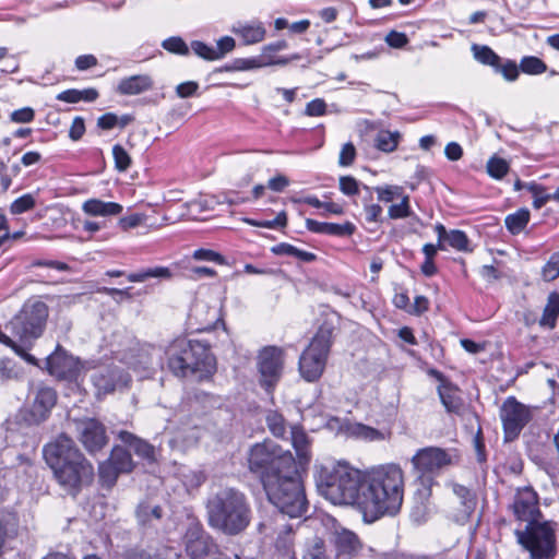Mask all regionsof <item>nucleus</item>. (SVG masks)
Returning a JSON list of instances; mask_svg holds the SVG:
<instances>
[{
    "label": "nucleus",
    "mask_w": 559,
    "mask_h": 559,
    "mask_svg": "<svg viewBox=\"0 0 559 559\" xmlns=\"http://www.w3.org/2000/svg\"><path fill=\"white\" fill-rule=\"evenodd\" d=\"M112 156L115 160V167L118 171L123 173L131 166V157L121 145H114Z\"/></svg>",
    "instance_id": "nucleus-44"
},
{
    "label": "nucleus",
    "mask_w": 559,
    "mask_h": 559,
    "mask_svg": "<svg viewBox=\"0 0 559 559\" xmlns=\"http://www.w3.org/2000/svg\"><path fill=\"white\" fill-rule=\"evenodd\" d=\"M500 417L504 430V439L511 441L515 439L523 427L531 419L530 409L518 402L514 397H508L500 409Z\"/></svg>",
    "instance_id": "nucleus-13"
},
{
    "label": "nucleus",
    "mask_w": 559,
    "mask_h": 559,
    "mask_svg": "<svg viewBox=\"0 0 559 559\" xmlns=\"http://www.w3.org/2000/svg\"><path fill=\"white\" fill-rule=\"evenodd\" d=\"M266 423L271 432L275 437L284 436L286 431V424L285 419L281 414H278L277 412H270L266 416Z\"/></svg>",
    "instance_id": "nucleus-47"
},
{
    "label": "nucleus",
    "mask_w": 559,
    "mask_h": 559,
    "mask_svg": "<svg viewBox=\"0 0 559 559\" xmlns=\"http://www.w3.org/2000/svg\"><path fill=\"white\" fill-rule=\"evenodd\" d=\"M289 183L290 180L285 175L277 174L267 180V188L274 192H282Z\"/></svg>",
    "instance_id": "nucleus-59"
},
{
    "label": "nucleus",
    "mask_w": 559,
    "mask_h": 559,
    "mask_svg": "<svg viewBox=\"0 0 559 559\" xmlns=\"http://www.w3.org/2000/svg\"><path fill=\"white\" fill-rule=\"evenodd\" d=\"M206 512L209 524L226 535L241 533L251 520V510L245 495L234 488H223L211 495Z\"/></svg>",
    "instance_id": "nucleus-5"
},
{
    "label": "nucleus",
    "mask_w": 559,
    "mask_h": 559,
    "mask_svg": "<svg viewBox=\"0 0 559 559\" xmlns=\"http://www.w3.org/2000/svg\"><path fill=\"white\" fill-rule=\"evenodd\" d=\"M348 433L353 437H356L358 439H362L366 441H377V440H384L385 433L366 426L364 424L355 423L348 426Z\"/></svg>",
    "instance_id": "nucleus-32"
},
{
    "label": "nucleus",
    "mask_w": 559,
    "mask_h": 559,
    "mask_svg": "<svg viewBox=\"0 0 559 559\" xmlns=\"http://www.w3.org/2000/svg\"><path fill=\"white\" fill-rule=\"evenodd\" d=\"M412 215L409 195L405 194L397 203H393L388 209V216L391 219L406 218Z\"/></svg>",
    "instance_id": "nucleus-41"
},
{
    "label": "nucleus",
    "mask_w": 559,
    "mask_h": 559,
    "mask_svg": "<svg viewBox=\"0 0 559 559\" xmlns=\"http://www.w3.org/2000/svg\"><path fill=\"white\" fill-rule=\"evenodd\" d=\"M198 88L199 84L195 81H187L177 85L176 93L180 98H187L193 96Z\"/></svg>",
    "instance_id": "nucleus-63"
},
{
    "label": "nucleus",
    "mask_w": 559,
    "mask_h": 559,
    "mask_svg": "<svg viewBox=\"0 0 559 559\" xmlns=\"http://www.w3.org/2000/svg\"><path fill=\"white\" fill-rule=\"evenodd\" d=\"M495 70L509 82L515 81L520 74L518 64L512 60H507L502 64L499 63L498 68H495Z\"/></svg>",
    "instance_id": "nucleus-53"
},
{
    "label": "nucleus",
    "mask_w": 559,
    "mask_h": 559,
    "mask_svg": "<svg viewBox=\"0 0 559 559\" xmlns=\"http://www.w3.org/2000/svg\"><path fill=\"white\" fill-rule=\"evenodd\" d=\"M162 46L173 53L187 55L189 52L187 44L180 37H169L163 41Z\"/></svg>",
    "instance_id": "nucleus-52"
},
{
    "label": "nucleus",
    "mask_w": 559,
    "mask_h": 559,
    "mask_svg": "<svg viewBox=\"0 0 559 559\" xmlns=\"http://www.w3.org/2000/svg\"><path fill=\"white\" fill-rule=\"evenodd\" d=\"M121 204L105 202L99 199H88L82 204V211L90 216H117L122 212Z\"/></svg>",
    "instance_id": "nucleus-25"
},
{
    "label": "nucleus",
    "mask_w": 559,
    "mask_h": 559,
    "mask_svg": "<svg viewBox=\"0 0 559 559\" xmlns=\"http://www.w3.org/2000/svg\"><path fill=\"white\" fill-rule=\"evenodd\" d=\"M119 438L127 443L134 453L150 462L155 460V449L144 440H141L128 431H120Z\"/></svg>",
    "instance_id": "nucleus-27"
},
{
    "label": "nucleus",
    "mask_w": 559,
    "mask_h": 559,
    "mask_svg": "<svg viewBox=\"0 0 559 559\" xmlns=\"http://www.w3.org/2000/svg\"><path fill=\"white\" fill-rule=\"evenodd\" d=\"M236 46L235 39L230 36H224L217 40V47L215 48L218 59L223 58L226 53L234 50Z\"/></svg>",
    "instance_id": "nucleus-60"
},
{
    "label": "nucleus",
    "mask_w": 559,
    "mask_h": 559,
    "mask_svg": "<svg viewBox=\"0 0 559 559\" xmlns=\"http://www.w3.org/2000/svg\"><path fill=\"white\" fill-rule=\"evenodd\" d=\"M130 378L117 365L103 366L92 376L97 396L106 395L128 384Z\"/></svg>",
    "instance_id": "nucleus-16"
},
{
    "label": "nucleus",
    "mask_w": 559,
    "mask_h": 559,
    "mask_svg": "<svg viewBox=\"0 0 559 559\" xmlns=\"http://www.w3.org/2000/svg\"><path fill=\"white\" fill-rule=\"evenodd\" d=\"M193 259L198 261H209V262H215L219 265L227 264V261L224 255H222L219 252H216L211 249H198L193 252Z\"/></svg>",
    "instance_id": "nucleus-49"
},
{
    "label": "nucleus",
    "mask_w": 559,
    "mask_h": 559,
    "mask_svg": "<svg viewBox=\"0 0 559 559\" xmlns=\"http://www.w3.org/2000/svg\"><path fill=\"white\" fill-rule=\"evenodd\" d=\"M513 513L519 521L533 524L539 516L538 497L531 487L519 489L512 506Z\"/></svg>",
    "instance_id": "nucleus-17"
},
{
    "label": "nucleus",
    "mask_w": 559,
    "mask_h": 559,
    "mask_svg": "<svg viewBox=\"0 0 559 559\" xmlns=\"http://www.w3.org/2000/svg\"><path fill=\"white\" fill-rule=\"evenodd\" d=\"M313 476L319 492L326 500L358 509L365 472L344 460L323 459L313 465Z\"/></svg>",
    "instance_id": "nucleus-2"
},
{
    "label": "nucleus",
    "mask_w": 559,
    "mask_h": 559,
    "mask_svg": "<svg viewBox=\"0 0 559 559\" xmlns=\"http://www.w3.org/2000/svg\"><path fill=\"white\" fill-rule=\"evenodd\" d=\"M338 186L345 195L352 197L359 193V183L352 176H342L338 180Z\"/></svg>",
    "instance_id": "nucleus-55"
},
{
    "label": "nucleus",
    "mask_w": 559,
    "mask_h": 559,
    "mask_svg": "<svg viewBox=\"0 0 559 559\" xmlns=\"http://www.w3.org/2000/svg\"><path fill=\"white\" fill-rule=\"evenodd\" d=\"M146 216L144 214L135 213L124 217H121L118 221L119 227L127 231L129 229L135 228L142 225L145 222Z\"/></svg>",
    "instance_id": "nucleus-56"
},
{
    "label": "nucleus",
    "mask_w": 559,
    "mask_h": 559,
    "mask_svg": "<svg viewBox=\"0 0 559 559\" xmlns=\"http://www.w3.org/2000/svg\"><path fill=\"white\" fill-rule=\"evenodd\" d=\"M400 140L401 133L399 131L381 130L374 139V145L384 153H391L397 148Z\"/></svg>",
    "instance_id": "nucleus-31"
},
{
    "label": "nucleus",
    "mask_w": 559,
    "mask_h": 559,
    "mask_svg": "<svg viewBox=\"0 0 559 559\" xmlns=\"http://www.w3.org/2000/svg\"><path fill=\"white\" fill-rule=\"evenodd\" d=\"M326 104L321 98H316L307 104L306 114L310 117H319L325 114Z\"/></svg>",
    "instance_id": "nucleus-61"
},
{
    "label": "nucleus",
    "mask_w": 559,
    "mask_h": 559,
    "mask_svg": "<svg viewBox=\"0 0 559 559\" xmlns=\"http://www.w3.org/2000/svg\"><path fill=\"white\" fill-rule=\"evenodd\" d=\"M542 276L546 282H551L559 277V252H555L550 255L549 260L543 266Z\"/></svg>",
    "instance_id": "nucleus-45"
},
{
    "label": "nucleus",
    "mask_w": 559,
    "mask_h": 559,
    "mask_svg": "<svg viewBox=\"0 0 559 559\" xmlns=\"http://www.w3.org/2000/svg\"><path fill=\"white\" fill-rule=\"evenodd\" d=\"M82 368L83 365L79 359L68 355L59 347L47 357V370L57 378L76 377Z\"/></svg>",
    "instance_id": "nucleus-19"
},
{
    "label": "nucleus",
    "mask_w": 559,
    "mask_h": 559,
    "mask_svg": "<svg viewBox=\"0 0 559 559\" xmlns=\"http://www.w3.org/2000/svg\"><path fill=\"white\" fill-rule=\"evenodd\" d=\"M82 444L90 453L100 450L107 443L105 427L96 419H85L78 425Z\"/></svg>",
    "instance_id": "nucleus-20"
},
{
    "label": "nucleus",
    "mask_w": 559,
    "mask_h": 559,
    "mask_svg": "<svg viewBox=\"0 0 559 559\" xmlns=\"http://www.w3.org/2000/svg\"><path fill=\"white\" fill-rule=\"evenodd\" d=\"M365 219L368 223L380 222L382 215V207L379 204L371 203L364 206Z\"/></svg>",
    "instance_id": "nucleus-64"
},
{
    "label": "nucleus",
    "mask_w": 559,
    "mask_h": 559,
    "mask_svg": "<svg viewBox=\"0 0 559 559\" xmlns=\"http://www.w3.org/2000/svg\"><path fill=\"white\" fill-rule=\"evenodd\" d=\"M231 32L241 38L243 45H254L264 40L266 29L262 22L252 21L238 23L233 26Z\"/></svg>",
    "instance_id": "nucleus-23"
},
{
    "label": "nucleus",
    "mask_w": 559,
    "mask_h": 559,
    "mask_svg": "<svg viewBox=\"0 0 559 559\" xmlns=\"http://www.w3.org/2000/svg\"><path fill=\"white\" fill-rule=\"evenodd\" d=\"M293 456L289 451L283 450L274 442L266 440L251 447L248 462L249 468L253 473L261 475L262 483L264 478L273 472H282L284 469V459Z\"/></svg>",
    "instance_id": "nucleus-10"
},
{
    "label": "nucleus",
    "mask_w": 559,
    "mask_h": 559,
    "mask_svg": "<svg viewBox=\"0 0 559 559\" xmlns=\"http://www.w3.org/2000/svg\"><path fill=\"white\" fill-rule=\"evenodd\" d=\"M433 374L440 381V384L438 385V394L444 408L450 413L459 412L462 406L459 389L445 380L441 373L435 371Z\"/></svg>",
    "instance_id": "nucleus-22"
},
{
    "label": "nucleus",
    "mask_w": 559,
    "mask_h": 559,
    "mask_svg": "<svg viewBox=\"0 0 559 559\" xmlns=\"http://www.w3.org/2000/svg\"><path fill=\"white\" fill-rule=\"evenodd\" d=\"M515 535L533 559H549L556 554L555 528L550 522L527 524L524 531H516Z\"/></svg>",
    "instance_id": "nucleus-8"
},
{
    "label": "nucleus",
    "mask_w": 559,
    "mask_h": 559,
    "mask_svg": "<svg viewBox=\"0 0 559 559\" xmlns=\"http://www.w3.org/2000/svg\"><path fill=\"white\" fill-rule=\"evenodd\" d=\"M272 252L282 255H293L304 262H311L316 260V254L312 252L300 250L289 243H278L272 248Z\"/></svg>",
    "instance_id": "nucleus-37"
},
{
    "label": "nucleus",
    "mask_w": 559,
    "mask_h": 559,
    "mask_svg": "<svg viewBox=\"0 0 559 559\" xmlns=\"http://www.w3.org/2000/svg\"><path fill=\"white\" fill-rule=\"evenodd\" d=\"M160 349L146 343L133 342L121 356V360L134 370H150L160 364Z\"/></svg>",
    "instance_id": "nucleus-15"
},
{
    "label": "nucleus",
    "mask_w": 559,
    "mask_h": 559,
    "mask_svg": "<svg viewBox=\"0 0 559 559\" xmlns=\"http://www.w3.org/2000/svg\"><path fill=\"white\" fill-rule=\"evenodd\" d=\"M432 480L420 478V487L415 492V499L424 507L431 497Z\"/></svg>",
    "instance_id": "nucleus-58"
},
{
    "label": "nucleus",
    "mask_w": 559,
    "mask_h": 559,
    "mask_svg": "<svg viewBox=\"0 0 559 559\" xmlns=\"http://www.w3.org/2000/svg\"><path fill=\"white\" fill-rule=\"evenodd\" d=\"M49 316L48 306L38 299L27 300L7 329L25 345L41 336Z\"/></svg>",
    "instance_id": "nucleus-7"
},
{
    "label": "nucleus",
    "mask_w": 559,
    "mask_h": 559,
    "mask_svg": "<svg viewBox=\"0 0 559 559\" xmlns=\"http://www.w3.org/2000/svg\"><path fill=\"white\" fill-rule=\"evenodd\" d=\"M173 274L169 267L167 266H155L145 270H141L139 272L130 273L128 275V280L132 283H142L148 278H162L169 280Z\"/></svg>",
    "instance_id": "nucleus-30"
},
{
    "label": "nucleus",
    "mask_w": 559,
    "mask_h": 559,
    "mask_svg": "<svg viewBox=\"0 0 559 559\" xmlns=\"http://www.w3.org/2000/svg\"><path fill=\"white\" fill-rule=\"evenodd\" d=\"M530 217L531 214L527 209H520L515 213L509 214L506 217L504 223L508 230L511 234L516 235L526 227L530 222Z\"/></svg>",
    "instance_id": "nucleus-33"
},
{
    "label": "nucleus",
    "mask_w": 559,
    "mask_h": 559,
    "mask_svg": "<svg viewBox=\"0 0 559 559\" xmlns=\"http://www.w3.org/2000/svg\"><path fill=\"white\" fill-rule=\"evenodd\" d=\"M486 169L491 178L500 180L508 174L510 165L504 158L493 155L488 159Z\"/></svg>",
    "instance_id": "nucleus-40"
},
{
    "label": "nucleus",
    "mask_w": 559,
    "mask_h": 559,
    "mask_svg": "<svg viewBox=\"0 0 559 559\" xmlns=\"http://www.w3.org/2000/svg\"><path fill=\"white\" fill-rule=\"evenodd\" d=\"M356 158V147L352 142L345 143L338 155V165L342 167L350 166Z\"/></svg>",
    "instance_id": "nucleus-54"
},
{
    "label": "nucleus",
    "mask_w": 559,
    "mask_h": 559,
    "mask_svg": "<svg viewBox=\"0 0 559 559\" xmlns=\"http://www.w3.org/2000/svg\"><path fill=\"white\" fill-rule=\"evenodd\" d=\"M170 371L177 377L198 374L204 379L216 369L215 357L209 346L200 341L178 337L165 349Z\"/></svg>",
    "instance_id": "nucleus-6"
},
{
    "label": "nucleus",
    "mask_w": 559,
    "mask_h": 559,
    "mask_svg": "<svg viewBox=\"0 0 559 559\" xmlns=\"http://www.w3.org/2000/svg\"><path fill=\"white\" fill-rule=\"evenodd\" d=\"M153 81L148 75H133L122 79L117 91L122 95H136L150 90Z\"/></svg>",
    "instance_id": "nucleus-26"
},
{
    "label": "nucleus",
    "mask_w": 559,
    "mask_h": 559,
    "mask_svg": "<svg viewBox=\"0 0 559 559\" xmlns=\"http://www.w3.org/2000/svg\"><path fill=\"white\" fill-rule=\"evenodd\" d=\"M284 366V352L276 346L264 347L258 356L261 384L271 390L280 380Z\"/></svg>",
    "instance_id": "nucleus-14"
},
{
    "label": "nucleus",
    "mask_w": 559,
    "mask_h": 559,
    "mask_svg": "<svg viewBox=\"0 0 559 559\" xmlns=\"http://www.w3.org/2000/svg\"><path fill=\"white\" fill-rule=\"evenodd\" d=\"M385 43L392 48H402L408 39L404 33L392 31L385 36Z\"/></svg>",
    "instance_id": "nucleus-62"
},
{
    "label": "nucleus",
    "mask_w": 559,
    "mask_h": 559,
    "mask_svg": "<svg viewBox=\"0 0 559 559\" xmlns=\"http://www.w3.org/2000/svg\"><path fill=\"white\" fill-rule=\"evenodd\" d=\"M120 474V471L114 466L112 462L108 459L106 462L99 465V477L100 480L107 485L112 486Z\"/></svg>",
    "instance_id": "nucleus-46"
},
{
    "label": "nucleus",
    "mask_w": 559,
    "mask_h": 559,
    "mask_svg": "<svg viewBox=\"0 0 559 559\" xmlns=\"http://www.w3.org/2000/svg\"><path fill=\"white\" fill-rule=\"evenodd\" d=\"M302 558L304 559H331L326 552L324 542L319 537H314L307 543L306 548L304 550Z\"/></svg>",
    "instance_id": "nucleus-38"
},
{
    "label": "nucleus",
    "mask_w": 559,
    "mask_h": 559,
    "mask_svg": "<svg viewBox=\"0 0 559 559\" xmlns=\"http://www.w3.org/2000/svg\"><path fill=\"white\" fill-rule=\"evenodd\" d=\"M452 463V456L436 447L420 449L412 457L413 467L419 478H427L429 481Z\"/></svg>",
    "instance_id": "nucleus-12"
},
{
    "label": "nucleus",
    "mask_w": 559,
    "mask_h": 559,
    "mask_svg": "<svg viewBox=\"0 0 559 559\" xmlns=\"http://www.w3.org/2000/svg\"><path fill=\"white\" fill-rule=\"evenodd\" d=\"M559 317V294L552 292L548 295L547 302L544 307L539 325L549 330L555 329Z\"/></svg>",
    "instance_id": "nucleus-29"
},
{
    "label": "nucleus",
    "mask_w": 559,
    "mask_h": 559,
    "mask_svg": "<svg viewBox=\"0 0 559 559\" xmlns=\"http://www.w3.org/2000/svg\"><path fill=\"white\" fill-rule=\"evenodd\" d=\"M333 544L337 556L344 559H353L362 550V544L358 536L346 528L334 532Z\"/></svg>",
    "instance_id": "nucleus-21"
},
{
    "label": "nucleus",
    "mask_w": 559,
    "mask_h": 559,
    "mask_svg": "<svg viewBox=\"0 0 559 559\" xmlns=\"http://www.w3.org/2000/svg\"><path fill=\"white\" fill-rule=\"evenodd\" d=\"M191 49L200 58H203L209 61L218 60V55H216L215 48L212 46H209L202 41H199V40L192 41Z\"/></svg>",
    "instance_id": "nucleus-51"
},
{
    "label": "nucleus",
    "mask_w": 559,
    "mask_h": 559,
    "mask_svg": "<svg viewBox=\"0 0 559 559\" xmlns=\"http://www.w3.org/2000/svg\"><path fill=\"white\" fill-rule=\"evenodd\" d=\"M282 472L270 473L264 478V490L272 504L289 518H300L308 510L304 481L293 456L284 459Z\"/></svg>",
    "instance_id": "nucleus-4"
},
{
    "label": "nucleus",
    "mask_w": 559,
    "mask_h": 559,
    "mask_svg": "<svg viewBox=\"0 0 559 559\" xmlns=\"http://www.w3.org/2000/svg\"><path fill=\"white\" fill-rule=\"evenodd\" d=\"M445 242L455 250L459 251H467L468 250V239L465 233L461 230H451L447 237Z\"/></svg>",
    "instance_id": "nucleus-48"
},
{
    "label": "nucleus",
    "mask_w": 559,
    "mask_h": 559,
    "mask_svg": "<svg viewBox=\"0 0 559 559\" xmlns=\"http://www.w3.org/2000/svg\"><path fill=\"white\" fill-rule=\"evenodd\" d=\"M404 475L396 464H384L365 471L358 510L373 522L383 515H395L403 503Z\"/></svg>",
    "instance_id": "nucleus-1"
},
{
    "label": "nucleus",
    "mask_w": 559,
    "mask_h": 559,
    "mask_svg": "<svg viewBox=\"0 0 559 559\" xmlns=\"http://www.w3.org/2000/svg\"><path fill=\"white\" fill-rule=\"evenodd\" d=\"M520 69L526 74L538 75L546 72L547 66L542 59L528 56L522 58Z\"/></svg>",
    "instance_id": "nucleus-42"
},
{
    "label": "nucleus",
    "mask_w": 559,
    "mask_h": 559,
    "mask_svg": "<svg viewBox=\"0 0 559 559\" xmlns=\"http://www.w3.org/2000/svg\"><path fill=\"white\" fill-rule=\"evenodd\" d=\"M35 118V111L31 107H23L11 112L10 120L15 123H29Z\"/></svg>",
    "instance_id": "nucleus-57"
},
{
    "label": "nucleus",
    "mask_w": 559,
    "mask_h": 559,
    "mask_svg": "<svg viewBox=\"0 0 559 559\" xmlns=\"http://www.w3.org/2000/svg\"><path fill=\"white\" fill-rule=\"evenodd\" d=\"M36 204L35 198L31 193L23 194L14 200L10 205V212L14 215H20L24 212L31 211Z\"/></svg>",
    "instance_id": "nucleus-43"
},
{
    "label": "nucleus",
    "mask_w": 559,
    "mask_h": 559,
    "mask_svg": "<svg viewBox=\"0 0 559 559\" xmlns=\"http://www.w3.org/2000/svg\"><path fill=\"white\" fill-rule=\"evenodd\" d=\"M185 547L190 559H203L211 555L215 545L211 537L199 525H191L185 535Z\"/></svg>",
    "instance_id": "nucleus-18"
},
{
    "label": "nucleus",
    "mask_w": 559,
    "mask_h": 559,
    "mask_svg": "<svg viewBox=\"0 0 559 559\" xmlns=\"http://www.w3.org/2000/svg\"><path fill=\"white\" fill-rule=\"evenodd\" d=\"M473 57L485 66L498 68L501 61L500 57L488 46L474 44L471 47Z\"/></svg>",
    "instance_id": "nucleus-34"
},
{
    "label": "nucleus",
    "mask_w": 559,
    "mask_h": 559,
    "mask_svg": "<svg viewBox=\"0 0 559 559\" xmlns=\"http://www.w3.org/2000/svg\"><path fill=\"white\" fill-rule=\"evenodd\" d=\"M374 192L377 193V198L380 202L392 203L394 201H399L406 193L404 192L403 187L396 185H385L374 188Z\"/></svg>",
    "instance_id": "nucleus-35"
},
{
    "label": "nucleus",
    "mask_w": 559,
    "mask_h": 559,
    "mask_svg": "<svg viewBox=\"0 0 559 559\" xmlns=\"http://www.w3.org/2000/svg\"><path fill=\"white\" fill-rule=\"evenodd\" d=\"M330 347V333L320 331L302 352L299 358V372L306 381L312 382L322 376L326 365Z\"/></svg>",
    "instance_id": "nucleus-9"
},
{
    "label": "nucleus",
    "mask_w": 559,
    "mask_h": 559,
    "mask_svg": "<svg viewBox=\"0 0 559 559\" xmlns=\"http://www.w3.org/2000/svg\"><path fill=\"white\" fill-rule=\"evenodd\" d=\"M44 457L58 483L71 493L88 484L94 476L93 466L85 460L72 439L58 436L44 448Z\"/></svg>",
    "instance_id": "nucleus-3"
},
{
    "label": "nucleus",
    "mask_w": 559,
    "mask_h": 559,
    "mask_svg": "<svg viewBox=\"0 0 559 559\" xmlns=\"http://www.w3.org/2000/svg\"><path fill=\"white\" fill-rule=\"evenodd\" d=\"M292 444L296 451L299 464H308L311 459L310 442L306 432L298 428H292Z\"/></svg>",
    "instance_id": "nucleus-28"
},
{
    "label": "nucleus",
    "mask_w": 559,
    "mask_h": 559,
    "mask_svg": "<svg viewBox=\"0 0 559 559\" xmlns=\"http://www.w3.org/2000/svg\"><path fill=\"white\" fill-rule=\"evenodd\" d=\"M109 460L120 473H129L133 468L131 455L122 448L116 447L112 449Z\"/></svg>",
    "instance_id": "nucleus-36"
},
{
    "label": "nucleus",
    "mask_w": 559,
    "mask_h": 559,
    "mask_svg": "<svg viewBox=\"0 0 559 559\" xmlns=\"http://www.w3.org/2000/svg\"><path fill=\"white\" fill-rule=\"evenodd\" d=\"M0 343L4 344L8 347H11L19 356H21L24 360L32 365H37V360L34 356L27 354L25 349L15 343L11 337H9L5 333L0 331Z\"/></svg>",
    "instance_id": "nucleus-50"
},
{
    "label": "nucleus",
    "mask_w": 559,
    "mask_h": 559,
    "mask_svg": "<svg viewBox=\"0 0 559 559\" xmlns=\"http://www.w3.org/2000/svg\"><path fill=\"white\" fill-rule=\"evenodd\" d=\"M260 62H265V67L272 66H286L292 61H296L300 59V55L294 53L289 57H277L273 50L266 51V45L262 48L261 53L259 55Z\"/></svg>",
    "instance_id": "nucleus-39"
},
{
    "label": "nucleus",
    "mask_w": 559,
    "mask_h": 559,
    "mask_svg": "<svg viewBox=\"0 0 559 559\" xmlns=\"http://www.w3.org/2000/svg\"><path fill=\"white\" fill-rule=\"evenodd\" d=\"M57 403L56 391L39 384L31 392L26 408L22 412L23 420L28 425H39L45 421Z\"/></svg>",
    "instance_id": "nucleus-11"
},
{
    "label": "nucleus",
    "mask_w": 559,
    "mask_h": 559,
    "mask_svg": "<svg viewBox=\"0 0 559 559\" xmlns=\"http://www.w3.org/2000/svg\"><path fill=\"white\" fill-rule=\"evenodd\" d=\"M306 227L312 233L332 236H350L355 231V226L349 222L344 224H335L307 218Z\"/></svg>",
    "instance_id": "nucleus-24"
}]
</instances>
